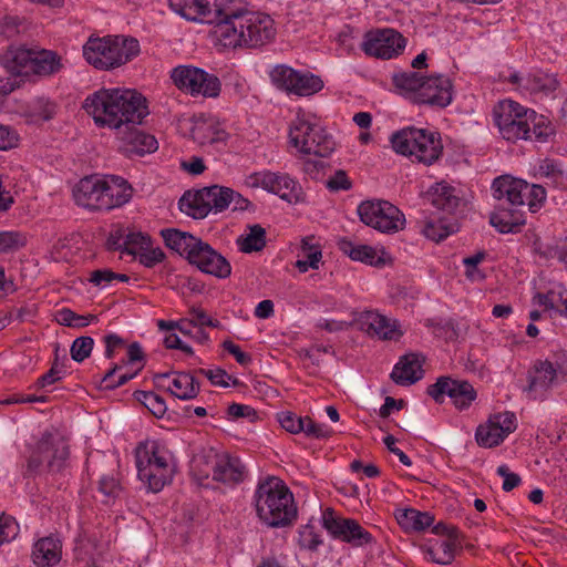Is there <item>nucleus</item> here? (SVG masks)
Listing matches in <instances>:
<instances>
[{"label": "nucleus", "mask_w": 567, "mask_h": 567, "mask_svg": "<svg viewBox=\"0 0 567 567\" xmlns=\"http://www.w3.org/2000/svg\"><path fill=\"white\" fill-rule=\"evenodd\" d=\"M133 188L126 179L116 175L103 177L102 210L109 212L128 203Z\"/></svg>", "instance_id": "nucleus-26"}, {"label": "nucleus", "mask_w": 567, "mask_h": 567, "mask_svg": "<svg viewBox=\"0 0 567 567\" xmlns=\"http://www.w3.org/2000/svg\"><path fill=\"white\" fill-rule=\"evenodd\" d=\"M214 37L228 49H257L270 43L276 37L275 21L262 12L228 7L220 23L214 25Z\"/></svg>", "instance_id": "nucleus-2"}, {"label": "nucleus", "mask_w": 567, "mask_h": 567, "mask_svg": "<svg viewBox=\"0 0 567 567\" xmlns=\"http://www.w3.org/2000/svg\"><path fill=\"white\" fill-rule=\"evenodd\" d=\"M297 71L287 65H277L270 72L272 83L280 90L290 93Z\"/></svg>", "instance_id": "nucleus-47"}, {"label": "nucleus", "mask_w": 567, "mask_h": 567, "mask_svg": "<svg viewBox=\"0 0 567 567\" xmlns=\"http://www.w3.org/2000/svg\"><path fill=\"white\" fill-rule=\"evenodd\" d=\"M340 249L352 260L361 261L370 266L381 267L385 265V252L379 251L368 245H354L352 241L342 239L339 243Z\"/></svg>", "instance_id": "nucleus-32"}, {"label": "nucleus", "mask_w": 567, "mask_h": 567, "mask_svg": "<svg viewBox=\"0 0 567 567\" xmlns=\"http://www.w3.org/2000/svg\"><path fill=\"white\" fill-rule=\"evenodd\" d=\"M56 113V105L44 99H39L33 102L29 109V116L31 121H50Z\"/></svg>", "instance_id": "nucleus-48"}, {"label": "nucleus", "mask_w": 567, "mask_h": 567, "mask_svg": "<svg viewBox=\"0 0 567 567\" xmlns=\"http://www.w3.org/2000/svg\"><path fill=\"white\" fill-rule=\"evenodd\" d=\"M94 346L91 337L76 338L70 349L71 358L76 362H82L90 357Z\"/></svg>", "instance_id": "nucleus-55"}, {"label": "nucleus", "mask_w": 567, "mask_h": 567, "mask_svg": "<svg viewBox=\"0 0 567 567\" xmlns=\"http://www.w3.org/2000/svg\"><path fill=\"white\" fill-rule=\"evenodd\" d=\"M561 295L557 292V284L554 285L546 292H537L533 297V303L543 307L546 311H554L556 313V300H559Z\"/></svg>", "instance_id": "nucleus-57"}, {"label": "nucleus", "mask_w": 567, "mask_h": 567, "mask_svg": "<svg viewBox=\"0 0 567 567\" xmlns=\"http://www.w3.org/2000/svg\"><path fill=\"white\" fill-rule=\"evenodd\" d=\"M357 324L361 331L380 340H398L402 336L396 320L377 311H363L358 317Z\"/></svg>", "instance_id": "nucleus-22"}, {"label": "nucleus", "mask_w": 567, "mask_h": 567, "mask_svg": "<svg viewBox=\"0 0 567 567\" xmlns=\"http://www.w3.org/2000/svg\"><path fill=\"white\" fill-rule=\"evenodd\" d=\"M254 506L260 522L268 527H287L297 518L292 493L284 481L275 476L258 483L254 493Z\"/></svg>", "instance_id": "nucleus-4"}, {"label": "nucleus", "mask_w": 567, "mask_h": 567, "mask_svg": "<svg viewBox=\"0 0 567 567\" xmlns=\"http://www.w3.org/2000/svg\"><path fill=\"white\" fill-rule=\"evenodd\" d=\"M422 233L431 240L441 241L451 234V230L440 223L427 221L425 223Z\"/></svg>", "instance_id": "nucleus-64"}, {"label": "nucleus", "mask_w": 567, "mask_h": 567, "mask_svg": "<svg viewBox=\"0 0 567 567\" xmlns=\"http://www.w3.org/2000/svg\"><path fill=\"white\" fill-rule=\"evenodd\" d=\"M453 99V85L451 80L442 74L425 78L416 103L429 104L437 107H446Z\"/></svg>", "instance_id": "nucleus-23"}, {"label": "nucleus", "mask_w": 567, "mask_h": 567, "mask_svg": "<svg viewBox=\"0 0 567 567\" xmlns=\"http://www.w3.org/2000/svg\"><path fill=\"white\" fill-rule=\"evenodd\" d=\"M190 136L204 148L220 151L226 146L229 134L216 118L199 116L193 122Z\"/></svg>", "instance_id": "nucleus-20"}, {"label": "nucleus", "mask_w": 567, "mask_h": 567, "mask_svg": "<svg viewBox=\"0 0 567 567\" xmlns=\"http://www.w3.org/2000/svg\"><path fill=\"white\" fill-rule=\"evenodd\" d=\"M539 172L557 187L567 186V175L554 159H544L539 165Z\"/></svg>", "instance_id": "nucleus-50"}, {"label": "nucleus", "mask_w": 567, "mask_h": 567, "mask_svg": "<svg viewBox=\"0 0 567 567\" xmlns=\"http://www.w3.org/2000/svg\"><path fill=\"white\" fill-rule=\"evenodd\" d=\"M248 234L240 236L237 244L241 251L254 252L260 251L266 246V230L260 225L255 224L248 227Z\"/></svg>", "instance_id": "nucleus-42"}, {"label": "nucleus", "mask_w": 567, "mask_h": 567, "mask_svg": "<svg viewBox=\"0 0 567 567\" xmlns=\"http://www.w3.org/2000/svg\"><path fill=\"white\" fill-rule=\"evenodd\" d=\"M425 78L415 71L402 72L393 75L395 87L409 94L410 99L416 103L417 94L421 93Z\"/></svg>", "instance_id": "nucleus-41"}, {"label": "nucleus", "mask_w": 567, "mask_h": 567, "mask_svg": "<svg viewBox=\"0 0 567 567\" xmlns=\"http://www.w3.org/2000/svg\"><path fill=\"white\" fill-rule=\"evenodd\" d=\"M321 257V248L315 243V238L306 237L301 241L299 259L295 262V267L302 274L310 268L318 269Z\"/></svg>", "instance_id": "nucleus-39"}, {"label": "nucleus", "mask_w": 567, "mask_h": 567, "mask_svg": "<svg viewBox=\"0 0 567 567\" xmlns=\"http://www.w3.org/2000/svg\"><path fill=\"white\" fill-rule=\"evenodd\" d=\"M485 257L486 254L484 251H478L473 256L464 258L465 276L468 280L482 281L485 279L484 272L478 268V264H481Z\"/></svg>", "instance_id": "nucleus-54"}, {"label": "nucleus", "mask_w": 567, "mask_h": 567, "mask_svg": "<svg viewBox=\"0 0 567 567\" xmlns=\"http://www.w3.org/2000/svg\"><path fill=\"white\" fill-rule=\"evenodd\" d=\"M156 384L181 400H190L197 396L199 383L187 372H165L154 375Z\"/></svg>", "instance_id": "nucleus-24"}, {"label": "nucleus", "mask_w": 567, "mask_h": 567, "mask_svg": "<svg viewBox=\"0 0 567 567\" xmlns=\"http://www.w3.org/2000/svg\"><path fill=\"white\" fill-rule=\"evenodd\" d=\"M301 416L292 412H282L278 414V421L282 429L292 434H298L303 429V422Z\"/></svg>", "instance_id": "nucleus-61"}, {"label": "nucleus", "mask_w": 567, "mask_h": 567, "mask_svg": "<svg viewBox=\"0 0 567 567\" xmlns=\"http://www.w3.org/2000/svg\"><path fill=\"white\" fill-rule=\"evenodd\" d=\"M426 200L437 209L452 213L460 203L455 188L441 182L432 186L426 193Z\"/></svg>", "instance_id": "nucleus-34"}, {"label": "nucleus", "mask_w": 567, "mask_h": 567, "mask_svg": "<svg viewBox=\"0 0 567 567\" xmlns=\"http://www.w3.org/2000/svg\"><path fill=\"white\" fill-rule=\"evenodd\" d=\"M406 45L405 38L394 29H374L364 33L362 51L373 58L389 60L399 55Z\"/></svg>", "instance_id": "nucleus-17"}, {"label": "nucleus", "mask_w": 567, "mask_h": 567, "mask_svg": "<svg viewBox=\"0 0 567 567\" xmlns=\"http://www.w3.org/2000/svg\"><path fill=\"white\" fill-rule=\"evenodd\" d=\"M138 477L150 491L157 493L172 481L175 464L166 445L159 441H146L136 450Z\"/></svg>", "instance_id": "nucleus-8"}, {"label": "nucleus", "mask_w": 567, "mask_h": 567, "mask_svg": "<svg viewBox=\"0 0 567 567\" xmlns=\"http://www.w3.org/2000/svg\"><path fill=\"white\" fill-rule=\"evenodd\" d=\"M61 68V59L55 52L34 47L30 74L47 76L59 72Z\"/></svg>", "instance_id": "nucleus-36"}, {"label": "nucleus", "mask_w": 567, "mask_h": 567, "mask_svg": "<svg viewBox=\"0 0 567 567\" xmlns=\"http://www.w3.org/2000/svg\"><path fill=\"white\" fill-rule=\"evenodd\" d=\"M248 184L278 195L289 204H299L306 200V193L299 182L291 178L287 173L270 171L252 173L248 177Z\"/></svg>", "instance_id": "nucleus-16"}, {"label": "nucleus", "mask_w": 567, "mask_h": 567, "mask_svg": "<svg viewBox=\"0 0 567 567\" xmlns=\"http://www.w3.org/2000/svg\"><path fill=\"white\" fill-rule=\"evenodd\" d=\"M455 527L447 530V538L437 540L426 549V557L436 564L449 565L453 561L456 551Z\"/></svg>", "instance_id": "nucleus-37"}, {"label": "nucleus", "mask_w": 567, "mask_h": 567, "mask_svg": "<svg viewBox=\"0 0 567 567\" xmlns=\"http://www.w3.org/2000/svg\"><path fill=\"white\" fill-rule=\"evenodd\" d=\"M34 47L11 44L0 53V64L12 75H30Z\"/></svg>", "instance_id": "nucleus-27"}, {"label": "nucleus", "mask_w": 567, "mask_h": 567, "mask_svg": "<svg viewBox=\"0 0 567 567\" xmlns=\"http://www.w3.org/2000/svg\"><path fill=\"white\" fill-rule=\"evenodd\" d=\"M204 188L206 190L205 194L207 195L210 210L215 209L216 212H223L231 204L233 196H235V192L228 187L214 185Z\"/></svg>", "instance_id": "nucleus-44"}, {"label": "nucleus", "mask_w": 567, "mask_h": 567, "mask_svg": "<svg viewBox=\"0 0 567 567\" xmlns=\"http://www.w3.org/2000/svg\"><path fill=\"white\" fill-rule=\"evenodd\" d=\"M135 399L141 402L154 416L162 417L166 413L167 406L165 400L154 393L147 391H135Z\"/></svg>", "instance_id": "nucleus-46"}, {"label": "nucleus", "mask_w": 567, "mask_h": 567, "mask_svg": "<svg viewBox=\"0 0 567 567\" xmlns=\"http://www.w3.org/2000/svg\"><path fill=\"white\" fill-rule=\"evenodd\" d=\"M422 360L415 353L400 358L391 372V379L399 385H411L423 378Z\"/></svg>", "instance_id": "nucleus-30"}, {"label": "nucleus", "mask_w": 567, "mask_h": 567, "mask_svg": "<svg viewBox=\"0 0 567 567\" xmlns=\"http://www.w3.org/2000/svg\"><path fill=\"white\" fill-rule=\"evenodd\" d=\"M391 144L398 154L427 166L435 163L443 153L440 133L425 128H403L391 136Z\"/></svg>", "instance_id": "nucleus-10"}, {"label": "nucleus", "mask_w": 567, "mask_h": 567, "mask_svg": "<svg viewBox=\"0 0 567 567\" xmlns=\"http://www.w3.org/2000/svg\"><path fill=\"white\" fill-rule=\"evenodd\" d=\"M426 393L436 403H443L444 396L447 395L458 410L467 409L477 395L470 382L447 375L437 378L435 383L429 385Z\"/></svg>", "instance_id": "nucleus-18"}, {"label": "nucleus", "mask_w": 567, "mask_h": 567, "mask_svg": "<svg viewBox=\"0 0 567 567\" xmlns=\"http://www.w3.org/2000/svg\"><path fill=\"white\" fill-rule=\"evenodd\" d=\"M321 543L320 535L313 525L307 524L300 527L298 532V544L301 548L316 550Z\"/></svg>", "instance_id": "nucleus-53"}, {"label": "nucleus", "mask_w": 567, "mask_h": 567, "mask_svg": "<svg viewBox=\"0 0 567 567\" xmlns=\"http://www.w3.org/2000/svg\"><path fill=\"white\" fill-rule=\"evenodd\" d=\"M563 369L548 360L537 361L529 371L528 394L534 400L545 398L547 391L557 383Z\"/></svg>", "instance_id": "nucleus-21"}, {"label": "nucleus", "mask_w": 567, "mask_h": 567, "mask_svg": "<svg viewBox=\"0 0 567 567\" xmlns=\"http://www.w3.org/2000/svg\"><path fill=\"white\" fill-rule=\"evenodd\" d=\"M69 458L70 447L64 436L58 431H47L28 457L22 475L34 477L43 472L62 473L69 466Z\"/></svg>", "instance_id": "nucleus-9"}, {"label": "nucleus", "mask_w": 567, "mask_h": 567, "mask_svg": "<svg viewBox=\"0 0 567 567\" xmlns=\"http://www.w3.org/2000/svg\"><path fill=\"white\" fill-rule=\"evenodd\" d=\"M173 83L192 96L217 97L221 83L215 74L193 65H178L171 72Z\"/></svg>", "instance_id": "nucleus-14"}, {"label": "nucleus", "mask_w": 567, "mask_h": 567, "mask_svg": "<svg viewBox=\"0 0 567 567\" xmlns=\"http://www.w3.org/2000/svg\"><path fill=\"white\" fill-rule=\"evenodd\" d=\"M83 109L100 127L121 131L140 125L148 114L146 100L134 90L102 89L89 95Z\"/></svg>", "instance_id": "nucleus-1"}, {"label": "nucleus", "mask_w": 567, "mask_h": 567, "mask_svg": "<svg viewBox=\"0 0 567 567\" xmlns=\"http://www.w3.org/2000/svg\"><path fill=\"white\" fill-rule=\"evenodd\" d=\"M290 143L303 154L319 157L329 156L336 146L331 135L317 122L315 116L302 115L291 123Z\"/></svg>", "instance_id": "nucleus-11"}, {"label": "nucleus", "mask_w": 567, "mask_h": 567, "mask_svg": "<svg viewBox=\"0 0 567 567\" xmlns=\"http://www.w3.org/2000/svg\"><path fill=\"white\" fill-rule=\"evenodd\" d=\"M193 471L199 478L213 477L224 484H238L245 478L246 468L238 457L218 454L213 451L193 461Z\"/></svg>", "instance_id": "nucleus-12"}, {"label": "nucleus", "mask_w": 567, "mask_h": 567, "mask_svg": "<svg viewBox=\"0 0 567 567\" xmlns=\"http://www.w3.org/2000/svg\"><path fill=\"white\" fill-rule=\"evenodd\" d=\"M524 199L529 210L536 213L540 209L546 199V190L540 185H529L527 183V187L524 189Z\"/></svg>", "instance_id": "nucleus-51"}, {"label": "nucleus", "mask_w": 567, "mask_h": 567, "mask_svg": "<svg viewBox=\"0 0 567 567\" xmlns=\"http://www.w3.org/2000/svg\"><path fill=\"white\" fill-rule=\"evenodd\" d=\"M62 558V540L58 535L39 538L32 546L31 559L35 567H54Z\"/></svg>", "instance_id": "nucleus-29"}, {"label": "nucleus", "mask_w": 567, "mask_h": 567, "mask_svg": "<svg viewBox=\"0 0 567 567\" xmlns=\"http://www.w3.org/2000/svg\"><path fill=\"white\" fill-rule=\"evenodd\" d=\"M475 439L480 446L491 449L499 445L506 437L496 429L494 422L488 419L486 424L477 427Z\"/></svg>", "instance_id": "nucleus-43"}, {"label": "nucleus", "mask_w": 567, "mask_h": 567, "mask_svg": "<svg viewBox=\"0 0 567 567\" xmlns=\"http://www.w3.org/2000/svg\"><path fill=\"white\" fill-rule=\"evenodd\" d=\"M399 525L405 530L421 532L430 527L434 520L427 512L414 508L400 509L395 514Z\"/></svg>", "instance_id": "nucleus-38"}, {"label": "nucleus", "mask_w": 567, "mask_h": 567, "mask_svg": "<svg viewBox=\"0 0 567 567\" xmlns=\"http://www.w3.org/2000/svg\"><path fill=\"white\" fill-rule=\"evenodd\" d=\"M27 237L20 231H0V254H7L23 247Z\"/></svg>", "instance_id": "nucleus-52"}, {"label": "nucleus", "mask_w": 567, "mask_h": 567, "mask_svg": "<svg viewBox=\"0 0 567 567\" xmlns=\"http://www.w3.org/2000/svg\"><path fill=\"white\" fill-rule=\"evenodd\" d=\"M19 533V525L12 516H0V545L4 542H10L17 537Z\"/></svg>", "instance_id": "nucleus-59"}, {"label": "nucleus", "mask_w": 567, "mask_h": 567, "mask_svg": "<svg viewBox=\"0 0 567 567\" xmlns=\"http://www.w3.org/2000/svg\"><path fill=\"white\" fill-rule=\"evenodd\" d=\"M303 432L307 436L313 439H323L331 435L332 431L323 424L316 423L311 417L305 416L302 419Z\"/></svg>", "instance_id": "nucleus-62"}, {"label": "nucleus", "mask_w": 567, "mask_h": 567, "mask_svg": "<svg viewBox=\"0 0 567 567\" xmlns=\"http://www.w3.org/2000/svg\"><path fill=\"white\" fill-rule=\"evenodd\" d=\"M151 245V237L141 231H128L125 236H120L116 240L113 236L109 239L110 248L121 250L134 257H137Z\"/></svg>", "instance_id": "nucleus-35"}, {"label": "nucleus", "mask_w": 567, "mask_h": 567, "mask_svg": "<svg viewBox=\"0 0 567 567\" xmlns=\"http://www.w3.org/2000/svg\"><path fill=\"white\" fill-rule=\"evenodd\" d=\"M527 183L509 175L494 179L492 194L495 199L489 223L502 234L517 233L525 225L522 207L525 206L524 189Z\"/></svg>", "instance_id": "nucleus-5"}, {"label": "nucleus", "mask_w": 567, "mask_h": 567, "mask_svg": "<svg viewBox=\"0 0 567 567\" xmlns=\"http://www.w3.org/2000/svg\"><path fill=\"white\" fill-rule=\"evenodd\" d=\"M117 134L122 142L121 148L130 156H143L157 150L156 138L151 134L140 131L137 125L123 127L121 131H117Z\"/></svg>", "instance_id": "nucleus-28"}, {"label": "nucleus", "mask_w": 567, "mask_h": 567, "mask_svg": "<svg viewBox=\"0 0 567 567\" xmlns=\"http://www.w3.org/2000/svg\"><path fill=\"white\" fill-rule=\"evenodd\" d=\"M324 528L338 539L352 544L353 546H363L372 542V535L365 530L357 520L350 518H340L333 515V511L328 508L322 517Z\"/></svg>", "instance_id": "nucleus-19"}, {"label": "nucleus", "mask_w": 567, "mask_h": 567, "mask_svg": "<svg viewBox=\"0 0 567 567\" xmlns=\"http://www.w3.org/2000/svg\"><path fill=\"white\" fill-rule=\"evenodd\" d=\"M75 559L84 567H97V545L91 538H79L75 546Z\"/></svg>", "instance_id": "nucleus-45"}, {"label": "nucleus", "mask_w": 567, "mask_h": 567, "mask_svg": "<svg viewBox=\"0 0 567 567\" xmlns=\"http://www.w3.org/2000/svg\"><path fill=\"white\" fill-rule=\"evenodd\" d=\"M322 87L323 81L320 79V76L297 71L293 85L289 94L309 96L321 91Z\"/></svg>", "instance_id": "nucleus-40"}, {"label": "nucleus", "mask_w": 567, "mask_h": 567, "mask_svg": "<svg viewBox=\"0 0 567 567\" xmlns=\"http://www.w3.org/2000/svg\"><path fill=\"white\" fill-rule=\"evenodd\" d=\"M56 320L60 324H63L66 327L83 328V327L89 326L92 321H95L96 316H94V315L82 316V315L75 313L71 309L63 308L58 312Z\"/></svg>", "instance_id": "nucleus-49"}, {"label": "nucleus", "mask_w": 567, "mask_h": 567, "mask_svg": "<svg viewBox=\"0 0 567 567\" xmlns=\"http://www.w3.org/2000/svg\"><path fill=\"white\" fill-rule=\"evenodd\" d=\"M122 365L114 364L101 379L100 381V388L104 390H114L126 382H128L131 379L135 377L134 374H121L117 380H115V373L117 370H120Z\"/></svg>", "instance_id": "nucleus-56"}, {"label": "nucleus", "mask_w": 567, "mask_h": 567, "mask_svg": "<svg viewBox=\"0 0 567 567\" xmlns=\"http://www.w3.org/2000/svg\"><path fill=\"white\" fill-rule=\"evenodd\" d=\"M489 419L494 422L496 429H498L501 433L505 435V437H507L516 430V416L513 412L506 411L497 413L492 415Z\"/></svg>", "instance_id": "nucleus-58"}, {"label": "nucleus", "mask_w": 567, "mask_h": 567, "mask_svg": "<svg viewBox=\"0 0 567 567\" xmlns=\"http://www.w3.org/2000/svg\"><path fill=\"white\" fill-rule=\"evenodd\" d=\"M360 220L383 234H395L405 227L404 214L388 200H365L358 206Z\"/></svg>", "instance_id": "nucleus-13"}, {"label": "nucleus", "mask_w": 567, "mask_h": 567, "mask_svg": "<svg viewBox=\"0 0 567 567\" xmlns=\"http://www.w3.org/2000/svg\"><path fill=\"white\" fill-rule=\"evenodd\" d=\"M558 86L559 82L555 74L537 70L524 76L523 93L535 96H549Z\"/></svg>", "instance_id": "nucleus-31"}, {"label": "nucleus", "mask_w": 567, "mask_h": 567, "mask_svg": "<svg viewBox=\"0 0 567 567\" xmlns=\"http://www.w3.org/2000/svg\"><path fill=\"white\" fill-rule=\"evenodd\" d=\"M205 192V188L186 192L178 202L181 212L195 219L205 218L212 212Z\"/></svg>", "instance_id": "nucleus-33"}, {"label": "nucleus", "mask_w": 567, "mask_h": 567, "mask_svg": "<svg viewBox=\"0 0 567 567\" xmlns=\"http://www.w3.org/2000/svg\"><path fill=\"white\" fill-rule=\"evenodd\" d=\"M138 261L148 268L154 267L155 265L162 262L165 258L164 251L159 248H152L151 246H147L145 250H143L138 256Z\"/></svg>", "instance_id": "nucleus-63"}, {"label": "nucleus", "mask_w": 567, "mask_h": 567, "mask_svg": "<svg viewBox=\"0 0 567 567\" xmlns=\"http://www.w3.org/2000/svg\"><path fill=\"white\" fill-rule=\"evenodd\" d=\"M103 178L86 176L74 186L73 198L76 205L90 209L102 210Z\"/></svg>", "instance_id": "nucleus-25"}, {"label": "nucleus", "mask_w": 567, "mask_h": 567, "mask_svg": "<svg viewBox=\"0 0 567 567\" xmlns=\"http://www.w3.org/2000/svg\"><path fill=\"white\" fill-rule=\"evenodd\" d=\"M161 235L168 248L184 256L200 271L217 278L230 276L231 266L228 260L200 238L175 228L163 229Z\"/></svg>", "instance_id": "nucleus-6"}, {"label": "nucleus", "mask_w": 567, "mask_h": 567, "mask_svg": "<svg viewBox=\"0 0 567 567\" xmlns=\"http://www.w3.org/2000/svg\"><path fill=\"white\" fill-rule=\"evenodd\" d=\"M138 53V41L125 35L90 38L83 47V55L87 63L100 70L118 68Z\"/></svg>", "instance_id": "nucleus-7"}, {"label": "nucleus", "mask_w": 567, "mask_h": 567, "mask_svg": "<svg viewBox=\"0 0 567 567\" xmlns=\"http://www.w3.org/2000/svg\"><path fill=\"white\" fill-rule=\"evenodd\" d=\"M494 122L504 140L546 142L553 133L549 121L534 110L512 100L501 101L493 110Z\"/></svg>", "instance_id": "nucleus-3"}, {"label": "nucleus", "mask_w": 567, "mask_h": 567, "mask_svg": "<svg viewBox=\"0 0 567 567\" xmlns=\"http://www.w3.org/2000/svg\"><path fill=\"white\" fill-rule=\"evenodd\" d=\"M231 0H169V8L182 18L199 23H220Z\"/></svg>", "instance_id": "nucleus-15"}, {"label": "nucleus", "mask_w": 567, "mask_h": 567, "mask_svg": "<svg viewBox=\"0 0 567 567\" xmlns=\"http://www.w3.org/2000/svg\"><path fill=\"white\" fill-rule=\"evenodd\" d=\"M21 21L16 16L0 14V38L11 39L19 33Z\"/></svg>", "instance_id": "nucleus-60"}]
</instances>
